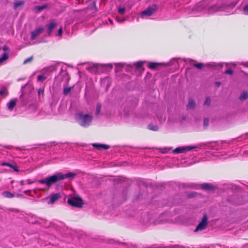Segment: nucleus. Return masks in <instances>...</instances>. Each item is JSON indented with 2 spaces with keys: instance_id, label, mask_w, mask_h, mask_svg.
I'll return each mask as SVG.
<instances>
[{
  "instance_id": "nucleus-1",
  "label": "nucleus",
  "mask_w": 248,
  "mask_h": 248,
  "mask_svg": "<svg viewBox=\"0 0 248 248\" xmlns=\"http://www.w3.org/2000/svg\"><path fill=\"white\" fill-rule=\"evenodd\" d=\"M76 173L73 172H69L65 174H63L61 173H57L55 174L47 177L44 179L39 180H38V182L40 184H45L48 187H50L52 184H55L59 181L62 180L67 178H73L76 176Z\"/></svg>"
},
{
  "instance_id": "nucleus-2",
  "label": "nucleus",
  "mask_w": 248,
  "mask_h": 248,
  "mask_svg": "<svg viewBox=\"0 0 248 248\" xmlns=\"http://www.w3.org/2000/svg\"><path fill=\"white\" fill-rule=\"evenodd\" d=\"M75 118L81 126L87 127L90 124L93 117L90 114H83L81 112H79L76 114Z\"/></svg>"
},
{
  "instance_id": "nucleus-3",
  "label": "nucleus",
  "mask_w": 248,
  "mask_h": 248,
  "mask_svg": "<svg viewBox=\"0 0 248 248\" xmlns=\"http://www.w3.org/2000/svg\"><path fill=\"white\" fill-rule=\"evenodd\" d=\"M67 202L70 205L77 208H81L84 203L82 199L79 196H74L69 198Z\"/></svg>"
},
{
  "instance_id": "nucleus-4",
  "label": "nucleus",
  "mask_w": 248,
  "mask_h": 248,
  "mask_svg": "<svg viewBox=\"0 0 248 248\" xmlns=\"http://www.w3.org/2000/svg\"><path fill=\"white\" fill-rule=\"evenodd\" d=\"M103 65L95 63L86 67V69L92 73L98 74L103 72Z\"/></svg>"
},
{
  "instance_id": "nucleus-5",
  "label": "nucleus",
  "mask_w": 248,
  "mask_h": 248,
  "mask_svg": "<svg viewBox=\"0 0 248 248\" xmlns=\"http://www.w3.org/2000/svg\"><path fill=\"white\" fill-rule=\"evenodd\" d=\"M208 224V218L207 216L204 215L202 218V221L198 224L194 230V232H197L200 231L204 230Z\"/></svg>"
},
{
  "instance_id": "nucleus-6",
  "label": "nucleus",
  "mask_w": 248,
  "mask_h": 248,
  "mask_svg": "<svg viewBox=\"0 0 248 248\" xmlns=\"http://www.w3.org/2000/svg\"><path fill=\"white\" fill-rule=\"evenodd\" d=\"M156 9V5H154L152 6H149L146 10L141 13V16H150L155 11Z\"/></svg>"
},
{
  "instance_id": "nucleus-7",
  "label": "nucleus",
  "mask_w": 248,
  "mask_h": 248,
  "mask_svg": "<svg viewBox=\"0 0 248 248\" xmlns=\"http://www.w3.org/2000/svg\"><path fill=\"white\" fill-rule=\"evenodd\" d=\"M43 31L44 28L42 27H39L35 29L31 33V40H34L36 39L37 37L42 33Z\"/></svg>"
},
{
  "instance_id": "nucleus-8",
  "label": "nucleus",
  "mask_w": 248,
  "mask_h": 248,
  "mask_svg": "<svg viewBox=\"0 0 248 248\" xmlns=\"http://www.w3.org/2000/svg\"><path fill=\"white\" fill-rule=\"evenodd\" d=\"M194 148H195L194 147H192V146L177 147L173 150V152L174 153H176V154L184 153L186 151H190Z\"/></svg>"
},
{
  "instance_id": "nucleus-9",
  "label": "nucleus",
  "mask_w": 248,
  "mask_h": 248,
  "mask_svg": "<svg viewBox=\"0 0 248 248\" xmlns=\"http://www.w3.org/2000/svg\"><path fill=\"white\" fill-rule=\"evenodd\" d=\"M57 26V23H56L54 20H52L46 25L47 28V32L48 36L51 35L52 30Z\"/></svg>"
},
{
  "instance_id": "nucleus-10",
  "label": "nucleus",
  "mask_w": 248,
  "mask_h": 248,
  "mask_svg": "<svg viewBox=\"0 0 248 248\" xmlns=\"http://www.w3.org/2000/svg\"><path fill=\"white\" fill-rule=\"evenodd\" d=\"M61 198V194L60 193H53L51 194L49 196V201L48 202V204H53L56 201L58 200Z\"/></svg>"
},
{
  "instance_id": "nucleus-11",
  "label": "nucleus",
  "mask_w": 248,
  "mask_h": 248,
  "mask_svg": "<svg viewBox=\"0 0 248 248\" xmlns=\"http://www.w3.org/2000/svg\"><path fill=\"white\" fill-rule=\"evenodd\" d=\"M201 188L204 190L212 191L215 188V187L212 185L208 183H203L200 185Z\"/></svg>"
},
{
  "instance_id": "nucleus-12",
  "label": "nucleus",
  "mask_w": 248,
  "mask_h": 248,
  "mask_svg": "<svg viewBox=\"0 0 248 248\" xmlns=\"http://www.w3.org/2000/svg\"><path fill=\"white\" fill-rule=\"evenodd\" d=\"M196 107V102L193 98H190L186 105L187 109H194Z\"/></svg>"
},
{
  "instance_id": "nucleus-13",
  "label": "nucleus",
  "mask_w": 248,
  "mask_h": 248,
  "mask_svg": "<svg viewBox=\"0 0 248 248\" xmlns=\"http://www.w3.org/2000/svg\"><path fill=\"white\" fill-rule=\"evenodd\" d=\"M93 147H95L98 150H107L109 148V146L108 145L103 144L93 143Z\"/></svg>"
},
{
  "instance_id": "nucleus-14",
  "label": "nucleus",
  "mask_w": 248,
  "mask_h": 248,
  "mask_svg": "<svg viewBox=\"0 0 248 248\" xmlns=\"http://www.w3.org/2000/svg\"><path fill=\"white\" fill-rule=\"evenodd\" d=\"M16 99H12L7 104L9 110H12L16 105Z\"/></svg>"
},
{
  "instance_id": "nucleus-15",
  "label": "nucleus",
  "mask_w": 248,
  "mask_h": 248,
  "mask_svg": "<svg viewBox=\"0 0 248 248\" xmlns=\"http://www.w3.org/2000/svg\"><path fill=\"white\" fill-rule=\"evenodd\" d=\"M162 64L156 62H150L148 65L149 68L152 69H158V67L161 66Z\"/></svg>"
},
{
  "instance_id": "nucleus-16",
  "label": "nucleus",
  "mask_w": 248,
  "mask_h": 248,
  "mask_svg": "<svg viewBox=\"0 0 248 248\" xmlns=\"http://www.w3.org/2000/svg\"><path fill=\"white\" fill-rule=\"evenodd\" d=\"M2 195L7 198H12L14 197V195L8 191H3L2 193Z\"/></svg>"
},
{
  "instance_id": "nucleus-17",
  "label": "nucleus",
  "mask_w": 248,
  "mask_h": 248,
  "mask_svg": "<svg viewBox=\"0 0 248 248\" xmlns=\"http://www.w3.org/2000/svg\"><path fill=\"white\" fill-rule=\"evenodd\" d=\"M8 54L7 53H4L0 57V64H1L3 62L7 60L8 59Z\"/></svg>"
},
{
  "instance_id": "nucleus-18",
  "label": "nucleus",
  "mask_w": 248,
  "mask_h": 248,
  "mask_svg": "<svg viewBox=\"0 0 248 248\" xmlns=\"http://www.w3.org/2000/svg\"><path fill=\"white\" fill-rule=\"evenodd\" d=\"M248 98V93L247 92H243L239 96L240 100H245Z\"/></svg>"
},
{
  "instance_id": "nucleus-19",
  "label": "nucleus",
  "mask_w": 248,
  "mask_h": 248,
  "mask_svg": "<svg viewBox=\"0 0 248 248\" xmlns=\"http://www.w3.org/2000/svg\"><path fill=\"white\" fill-rule=\"evenodd\" d=\"M24 4L23 1H17L14 3V8L16 9L18 7L22 6Z\"/></svg>"
},
{
  "instance_id": "nucleus-20",
  "label": "nucleus",
  "mask_w": 248,
  "mask_h": 248,
  "mask_svg": "<svg viewBox=\"0 0 248 248\" xmlns=\"http://www.w3.org/2000/svg\"><path fill=\"white\" fill-rule=\"evenodd\" d=\"M148 128L149 129L153 131H157L158 129V127L157 125H154L152 124H150L148 125Z\"/></svg>"
},
{
  "instance_id": "nucleus-21",
  "label": "nucleus",
  "mask_w": 248,
  "mask_h": 248,
  "mask_svg": "<svg viewBox=\"0 0 248 248\" xmlns=\"http://www.w3.org/2000/svg\"><path fill=\"white\" fill-rule=\"evenodd\" d=\"M47 7V5H43L40 6H37L35 7V9L37 10L38 12H40L42 10L46 9Z\"/></svg>"
},
{
  "instance_id": "nucleus-22",
  "label": "nucleus",
  "mask_w": 248,
  "mask_h": 248,
  "mask_svg": "<svg viewBox=\"0 0 248 248\" xmlns=\"http://www.w3.org/2000/svg\"><path fill=\"white\" fill-rule=\"evenodd\" d=\"M101 108V104L99 103H98L97 104L96 108V111H95L96 115H97L100 113Z\"/></svg>"
},
{
  "instance_id": "nucleus-23",
  "label": "nucleus",
  "mask_w": 248,
  "mask_h": 248,
  "mask_svg": "<svg viewBox=\"0 0 248 248\" xmlns=\"http://www.w3.org/2000/svg\"><path fill=\"white\" fill-rule=\"evenodd\" d=\"M193 66L198 69H202L204 67V64L202 63H197L193 64Z\"/></svg>"
},
{
  "instance_id": "nucleus-24",
  "label": "nucleus",
  "mask_w": 248,
  "mask_h": 248,
  "mask_svg": "<svg viewBox=\"0 0 248 248\" xmlns=\"http://www.w3.org/2000/svg\"><path fill=\"white\" fill-rule=\"evenodd\" d=\"M72 88L71 87H65L63 90V94L64 95H67L71 91Z\"/></svg>"
},
{
  "instance_id": "nucleus-25",
  "label": "nucleus",
  "mask_w": 248,
  "mask_h": 248,
  "mask_svg": "<svg viewBox=\"0 0 248 248\" xmlns=\"http://www.w3.org/2000/svg\"><path fill=\"white\" fill-rule=\"evenodd\" d=\"M3 94H5V95L8 94V91L6 88H4L2 90L0 91V96Z\"/></svg>"
},
{
  "instance_id": "nucleus-26",
  "label": "nucleus",
  "mask_w": 248,
  "mask_h": 248,
  "mask_svg": "<svg viewBox=\"0 0 248 248\" xmlns=\"http://www.w3.org/2000/svg\"><path fill=\"white\" fill-rule=\"evenodd\" d=\"M204 105H207L208 106H210L211 105V99L209 97L206 98L205 101L204 103Z\"/></svg>"
},
{
  "instance_id": "nucleus-27",
  "label": "nucleus",
  "mask_w": 248,
  "mask_h": 248,
  "mask_svg": "<svg viewBox=\"0 0 248 248\" xmlns=\"http://www.w3.org/2000/svg\"><path fill=\"white\" fill-rule=\"evenodd\" d=\"M46 79V78L43 75H40L37 77V81H43L45 80Z\"/></svg>"
},
{
  "instance_id": "nucleus-28",
  "label": "nucleus",
  "mask_w": 248,
  "mask_h": 248,
  "mask_svg": "<svg viewBox=\"0 0 248 248\" xmlns=\"http://www.w3.org/2000/svg\"><path fill=\"white\" fill-rule=\"evenodd\" d=\"M15 171L18 172L19 171V170L18 169V167L16 164H12L11 167Z\"/></svg>"
},
{
  "instance_id": "nucleus-29",
  "label": "nucleus",
  "mask_w": 248,
  "mask_h": 248,
  "mask_svg": "<svg viewBox=\"0 0 248 248\" xmlns=\"http://www.w3.org/2000/svg\"><path fill=\"white\" fill-rule=\"evenodd\" d=\"M33 58V56H31V57L25 60L23 62V63L26 64L28 62H31L32 61Z\"/></svg>"
},
{
  "instance_id": "nucleus-30",
  "label": "nucleus",
  "mask_w": 248,
  "mask_h": 248,
  "mask_svg": "<svg viewBox=\"0 0 248 248\" xmlns=\"http://www.w3.org/2000/svg\"><path fill=\"white\" fill-rule=\"evenodd\" d=\"M125 11V9L124 7L120 8L118 9V12L119 14L123 15Z\"/></svg>"
},
{
  "instance_id": "nucleus-31",
  "label": "nucleus",
  "mask_w": 248,
  "mask_h": 248,
  "mask_svg": "<svg viewBox=\"0 0 248 248\" xmlns=\"http://www.w3.org/2000/svg\"><path fill=\"white\" fill-rule=\"evenodd\" d=\"M209 120L208 118H205L204 120L203 125L204 126H207L209 124Z\"/></svg>"
},
{
  "instance_id": "nucleus-32",
  "label": "nucleus",
  "mask_w": 248,
  "mask_h": 248,
  "mask_svg": "<svg viewBox=\"0 0 248 248\" xmlns=\"http://www.w3.org/2000/svg\"><path fill=\"white\" fill-rule=\"evenodd\" d=\"M233 71L232 69H228V70H226L224 72L225 74H228V75H232L233 74Z\"/></svg>"
},
{
  "instance_id": "nucleus-33",
  "label": "nucleus",
  "mask_w": 248,
  "mask_h": 248,
  "mask_svg": "<svg viewBox=\"0 0 248 248\" xmlns=\"http://www.w3.org/2000/svg\"><path fill=\"white\" fill-rule=\"evenodd\" d=\"M44 93V90L42 88H40L38 91V94L39 95H40L41 94H43Z\"/></svg>"
},
{
  "instance_id": "nucleus-34",
  "label": "nucleus",
  "mask_w": 248,
  "mask_h": 248,
  "mask_svg": "<svg viewBox=\"0 0 248 248\" xmlns=\"http://www.w3.org/2000/svg\"><path fill=\"white\" fill-rule=\"evenodd\" d=\"M62 27H61L59 29V31H58V36H61L62 35Z\"/></svg>"
},
{
  "instance_id": "nucleus-35",
  "label": "nucleus",
  "mask_w": 248,
  "mask_h": 248,
  "mask_svg": "<svg viewBox=\"0 0 248 248\" xmlns=\"http://www.w3.org/2000/svg\"><path fill=\"white\" fill-rule=\"evenodd\" d=\"M196 194L197 193L196 192H193L192 193H190V194H188L187 196L188 198H191L195 197L196 196Z\"/></svg>"
},
{
  "instance_id": "nucleus-36",
  "label": "nucleus",
  "mask_w": 248,
  "mask_h": 248,
  "mask_svg": "<svg viewBox=\"0 0 248 248\" xmlns=\"http://www.w3.org/2000/svg\"><path fill=\"white\" fill-rule=\"evenodd\" d=\"M244 11L246 15H248V5L244 7Z\"/></svg>"
},
{
  "instance_id": "nucleus-37",
  "label": "nucleus",
  "mask_w": 248,
  "mask_h": 248,
  "mask_svg": "<svg viewBox=\"0 0 248 248\" xmlns=\"http://www.w3.org/2000/svg\"><path fill=\"white\" fill-rule=\"evenodd\" d=\"M0 165L1 166H7L11 167L12 164L9 163H6V162H3V163H1L0 164Z\"/></svg>"
},
{
  "instance_id": "nucleus-38",
  "label": "nucleus",
  "mask_w": 248,
  "mask_h": 248,
  "mask_svg": "<svg viewBox=\"0 0 248 248\" xmlns=\"http://www.w3.org/2000/svg\"><path fill=\"white\" fill-rule=\"evenodd\" d=\"M136 65L138 68H140L142 66V62H138L136 63Z\"/></svg>"
},
{
  "instance_id": "nucleus-39",
  "label": "nucleus",
  "mask_w": 248,
  "mask_h": 248,
  "mask_svg": "<svg viewBox=\"0 0 248 248\" xmlns=\"http://www.w3.org/2000/svg\"><path fill=\"white\" fill-rule=\"evenodd\" d=\"M2 49L4 51H5V53H6L7 51H8L9 50V48L7 46H4L3 47H2Z\"/></svg>"
},
{
  "instance_id": "nucleus-40",
  "label": "nucleus",
  "mask_w": 248,
  "mask_h": 248,
  "mask_svg": "<svg viewBox=\"0 0 248 248\" xmlns=\"http://www.w3.org/2000/svg\"><path fill=\"white\" fill-rule=\"evenodd\" d=\"M185 186H186L187 187H193V186L192 184H187V185H184Z\"/></svg>"
},
{
  "instance_id": "nucleus-41",
  "label": "nucleus",
  "mask_w": 248,
  "mask_h": 248,
  "mask_svg": "<svg viewBox=\"0 0 248 248\" xmlns=\"http://www.w3.org/2000/svg\"><path fill=\"white\" fill-rule=\"evenodd\" d=\"M215 84L217 87H219L221 83L220 82H216Z\"/></svg>"
},
{
  "instance_id": "nucleus-42",
  "label": "nucleus",
  "mask_w": 248,
  "mask_h": 248,
  "mask_svg": "<svg viewBox=\"0 0 248 248\" xmlns=\"http://www.w3.org/2000/svg\"><path fill=\"white\" fill-rule=\"evenodd\" d=\"M242 64L243 65H245V66H247V65L246 63H242Z\"/></svg>"
},
{
  "instance_id": "nucleus-43",
  "label": "nucleus",
  "mask_w": 248,
  "mask_h": 248,
  "mask_svg": "<svg viewBox=\"0 0 248 248\" xmlns=\"http://www.w3.org/2000/svg\"><path fill=\"white\" fill-rule=\"evenodd\" d=\"M23 94L22 93L20 96V98L21 99L22 97H23Z\"/></svg>"
},
{
  "instance_id": "nucleus-44",
  "label": "nucleus",
  "mask_w": 248,
  "mask_h": 248,
  "mask_svg": "<svg viewBox=\"0 0 248 248\" xmlns=\"http://www.w3.org/2000/svg\"><path fill=\"white\" fill-rule=\"evenodd\" d=\"M109 21L111 23H112V21L110 19H109Z\"/></svg>"
},
{
  "instance_id": "nucleus-45",
  "label": "nucleus",
  "mask_w": 248,
  "mask_h": 248,
  "mask_svg": "<svg viewBox=\"0 0 248 248\" xmlns=\"http://www.w3.org/2000/svg\"><path fill=\"white\" fill-rule=\"evenodd\" d=\"M190 61H191V62H195V61H193V60H190Z\"/></svg>"
}]
</instances>
